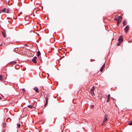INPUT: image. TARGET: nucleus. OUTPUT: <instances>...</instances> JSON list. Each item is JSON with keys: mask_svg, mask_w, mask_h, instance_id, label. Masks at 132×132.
Here are the masks:
<instances>
[{"mask_svg": "<svg viewBox=\"0 0 132 132\" xmlns=\"http://www.w3.org/2000/svg\"><path fill=\"white\" fill-rule=\"evenodd\" d=\"M6 11V9L5 8L4 9H3L2 10H1V12H5V11Z\"/></svg>", "mask_w": 132, "mask_h": 132, "instance_id": "obj_13", "label": "nucleus"}, {"mask_svg": "<svg viewBox=\"0 0 132 132\" xmlns=\"http://www.w3.org/2000/svg\"><path fill=\"white\" fill-rule=\"evenodd\" d=\"M34 89L37 92V93L39 92V91L37 87H35V88H34Z\"/></svg>", "mask_w": 132, "mask_h": 132, "instance_id": "obj_9", "label": "nucleus"}, {"mask_svg": "<svg viewBox=\"0 0 132 132\" xmlns=\"http://www.w3.org/2000/svg\"><path fill=\"white\" fill-rule=\"evenodd\" d=\"M127 22L126 21V20H124L123 22V25L125 26L127 24Z\"/></svg>", "mask_w": 132, "mask_h": 132, "instance_id": "obj_11", "label": "nucleus"}, {"mask_svg": "<svg viewBox=\"0 0 132 132\" xmlns=\"http://www.w3.org/2000/svg\"><path fill=\"white\" fill-rule=\"evenodd\" d=\"M2 34L4 37L5 38L6 37L5 33L4 32H2Z\"/></svg>", "mask_w": 132, "mask_h": 132, "instance_id": "obj_16", "label": "nucleus"}, {"mask_svg": "<svg viewBox=\"0 0 132 132\" xmlns=\"http://www.w3.org/2000/svg\"><path fill=\"white\" fill-rule=\"evenodd\" d=\"M25 46H28V45L27 44H26L24 45Z\"/></svg>", "mask_w": 132, "mask_h": 132, "instance_id": "obj_27", "label": "nucleus"}, {"mask_svg": "<svg viewBox=\"0 0 132 132\" xmlns=\"http://www.w3.org/2000/svg\"><path fill=\"white\" fill-rule=\"evenodd\" d=\"M48 99V98L47 97L46 98V103L45 105V106H46L47 104Z\"/></svg>", "mask_w": 132, "mask_h": 132, "instance_id": "obj_10", "label": "nucleus"}, {"mask_svg": "<svg viewBox=\"0 0 132 132\" xmlns=\"http://www.w3.org/2000/svg\"><path fill=\"white\" fill-rule=\"evenodd\" d=\"M105 63H104L103 64V66H102L101 68V69L100 70V71L101 72H102L103 71V70L105 67Z\"/></svg>", "mask_w": 132, "mask_h": 132, "instance_id": "obj_6", "label": "nucleus"}, {"mask_svg": "<svg viewBox=\"0 0 132 132\" xmlns=\"http://www.w3.org/2000/svg\"><path fill=\"white\" fill-rule=\"evenodd\" d=\"M48 75L49 76V74H48Z\"/></svg>", "mask_w": 132, "mask_h": 132, "instance_id": "obj_32", "label": "nucleus"}, {"mask_svg": "<svg viewBox=\"0 0 132 132\" xmlns=\"http://www.w3.org/2000/svg\"><path fill=\"white\" fill-rule=\"evenodd\" d=\"M121 42H118V43H117V46H119V45H120V44H121Z\"/></svg>", "mask_w": 132, "mask_h": 132, "instance_id": "obj_21", "label": "nucleus"}, {"mask_svg": "<svg viewBox=\"0 0 132 132\" xmlns=\"http://www.w3.org/2000/svg\"><path fill=\"white\" fill-rule=\"evenodd\" d=\"M41 54V53L39 51H38L37 52V57L39 56Z\"/></svg>", "mask_w": 132, "mask_h": 132, "instance_id": "obj_12", "label": "nucleus"}, {"mask_svg": "<svg viewBox=\"0 0 132 132\" xmlns=\"http://www.w3.org/2000/svg\"><path fill=\"white\" fill-rule=\"evenodd\" d=\"M27 106L28 108L31 109H32L33 108V106H32L31 105H28Z\"/></svg>", "mask_w": 132, "mask_h": 132, "instance_id": "obj_14", "label": "nucleus"}, {"mask_svg": "<svg viewBox=\"0 0 132 132\" xmlns=\"http://www.w3.org/2000/svg\"><path fill=\"white\" fill-rule=\"evenodd\" d=\"M2 45V44H1L0 45V46H1Z\"/></svg>", "mask_w": 132, "mask_h": 132, "instance_id": "obj_30", "label": "nucleus"}, {"mask_svg": "<svg viewBox=\"0 0 132 132\" xmlns=\"http://www.w3.org/2000/svg\"><path fill=\"white\" fill-rule=\"evenodd\" d=\"M95 89V88L93 86L92 88L90 90V92H92V91H93Z\"/></svg>", "mask_w": 132, "mask_h": 132, "instance_id": "obj_15", "label": "nucleus"}, {"mask_svg": "<svg viewBox=\"0 0 132 132\" xmlns=\"http://www.w3.org/2000/svg\"><path fill=\"white\" fill-rule=\"evenodd\" d=\"M0 80L1 81L3 80V78L2 77V75H1L0 76Z\"/></svg>", "mask_w": 132, "mask_h": 132, "instance_id": "obj_18", "label": "nucleus"}, {"mask_svg": "<svg viewBox=\"0 0 132 132\" xmlns=\"http://www.w3.org/2000/svg\"><path fill=\"white\" fill-rule=\"evenodd\" d=\"M128 125H132V121H131L128 124Z\"/></svg>", "mask_w": 132, "mask_h": 132, "instance_id": "obj_20", "label": "nucleus"}, {"mask_svg": "<svg viewBox=\"0 0 132 132\" xmlns=\"http://www.w3.org/2000/svg\"><path fill=\"white\" fill-rule=\"evenodd\" d=\"M15 68L16 69H18L19 68V66L18 65H17L15 66Z\"/></svg>", "mask_w": 132, "mask_h": 132, "instance_id": "obj_19", "label": "nucleus"}, {"mask_svg": "<svg viewBox=\"0 0 132 132\" xmlns=\"http://www.w3.org/2000/svg\"><path fill=\"white\" fill-rule=\"evenodd\" d=\"M94 105H92L91 106V108H94Z\"/></svg>", "mask_w": 132, "mask_h": 132, "instance_id": "obj_26", "label": "nucleus"}, {"mask_svg": "<svg viewBox=\"0 0 132 132\" xmlns=\"http://www.w3.org/2000/svg\"><path fill=\"white\" fill-rule=\"evenodd\" d=\"M91 93L92 94V96H94L95 95V94L93 91H92V92H91Z\"/></svg>", "mask_w": 132, "mask_h": 132, "instance_id": "obj_23", "label": "nucleus"}, {"mask_svg": "<svg viewBox=\"0 0 132 132\" xmlns=\"http://www.w3.org/2000/svg\"><path fill=\"white\" fill-rule=\"evenodd\" d=\"M110 95L109 94L107 96V99L108 100H106V102H108L110 100Z\"/></svg>", "mask_w": 132, "mask_h": 132, "instance_id": "obj_7", "label": "nucleus"}, {"mask_svg": "<svg viewBox=\"0 0 132 132\" xmlns=\"http://www.w3.org/2000/svg\"><path fill=\"white\" fill-rule=\"evenodd\" d=\"M107 120V117H106V116H105L103 122V124H104L106 122Z\"/></svg>", "mask_w": 132, "mask_h": 132, "instance_id": "obj_8", "label": "nucleus"}, {"mask_svg": "<svg viewBox=\"0 0 132 132\" xmlns=\"http://www.w3.org/2000/svg\"><path fill=\"white\" fill-rule=\"evenodd\" d=\"M2 99V98L1 97H0V100H1Z\"/></svg>", "mask_w": 132, "mask_h": 132, "instance_id": "obj_29", "label": "nucleus"}, {"mask_svg": "<svg viewBox=\"0 0 132 132\" xmlns=\"http://www.w3.org/2000/svg\"><path fill=\"white\" fill-rule=\"evenodd\" d=\"M38 57V58L41 61H42V59L40 55Z\"/></svg>", "mask_w": 132, "mask_h": 132, "instance_id": "obj_22", "label": "nucleus"}, {"mask_svg": "<svg viewBox=\"0 0 132 132\" xmlns=\"http://www.w3.org/2000/svg\"><path fill=\"white\" fill-rule=\"evenodd\" d=\"M27 17H26L24 19H25V20H26V18H27Z\"/></svg>", "mask_w": 132, "mask_h": 132, "instance_id": "obj_28", "label": "nucleus"}, {"mask_svg": "<svg viewBox=\"0 0 132 132\" xmlns=\"http://www.w3.org/2000/svg\"><path fill=\"white\" fill-rule=\"evenodd\" d=\"M22 91H23V92H25V91H26V90L24 88H23V89H22ZM24 93V92H23Z\"/></svg>", "mask_w": 132, "mask_h": 132, "instance_id": "obj_25", "label": "nucleus"}, {"mask_svg": "<svg viewBox=\"0 0 132 132\" xmlns=\"http://www.w3.org/2000/svg\"><path fill=\"white\" fill-rule=\"evenodd\" d=\"M12 11L10 9L8 8L7 9L6 13H11Z\"/></svg>", "mask_w": 132, "mask_h": 132, "instance_id": "obj_4", "label": "nucleus"}, {"mask_svg": "<svg viewBox=\"0 0 132 132\" xmlns=\"http://www.w3.org/2000/svg\"><path fill=\"white\" fill-rule=\"evenodd\" d=\"M16 63V62L15 61H12L11 62V63L12 64H15Z\"/></svg>", "mask_w": 132, "mask_h": 132, "instance_id": "obj_17", "label": "nucleus"}, {"mask_svg": "<svg viewBox=\"0 0 132 132\" xmlns=\"http://www.w3.org/2000/svg\"><path fill=\"white\" fill-rule=\"evenodd\" d=\"M37 59V57L36 56H34L33 58L32 59V61L34 63H37L36 61V60Z\"/></svg>", "mask_w": 132, "mask_h": 132, "instance_id": "obj_5", "label": "nucleus"}, {"mask_svg": "<svg viewBox=\"0 0 132 132\" xmlns=\"http://www.w3.org/2000/svg\"><path fill=\"white\" fill-rule=\"evenodd\" d=\"M130 27L128 25L126 26V27L125 28V31L126 32H128V30L129 29Z\"/></svg>", "mask_w": 132, "mask_h": 132, "instance_id": "obj_3", "label": "nucleus"}, {"mask_svg": "<svg viewBox=\"0 0 132 132\" xmlns=\"http://www.w3.org/2000/svg\"><path fill=\"white\" fill-rule=\"evenodd\" d=\"M1 13V10L0 9V13Z\"/></svg>", "mask_w": 132, "mask_h": 132, "instance_id": "obj_31", "label": "nucleus"}, {"mask_svg": "<svg viewBox=\"0 0 132 132\" xmlns=\"http://www.w3.org/2000/svg\"><path fill=\"white\" fill-rule=\"evenodd\" d=\"M17 126H18V128H20V124L18 123L17 124Z\"/></svg>", "mask_w": 132, "mask_h": 132, "instance_id": "obj_24", "label": "nucleus"}, {"mask_svg": "<svg viewBox=\"0 0 132 132\" xmlns=\"http://www.w3.org/2000/svg\"><path fill=\"white\" fill-rule=\"evenodd\" d=\"M118 41L119 42L122 43L123 41V37L122 36H120L118 39Z\"/></svg>", "mask_w": 132, "mask_h": 132, "instance_id": "obj_2", "label": "nucleus"}, {"mask_svg": "<svg viewBox=\"0 0 132 132\" xmlns=\"http://www.w3.org/2000/svg\"><path fill=\"white\" fill-rule=\"evenodd\" d=\"M122 17L121 16H116V17L115 19L117 20V22L118 23H119V22H120L122 20Z\"/></svg>", "mask_w": 132, "mask_h": 132, "instance_id": "obj_1", "label": "nucleus"}]
</instances>
